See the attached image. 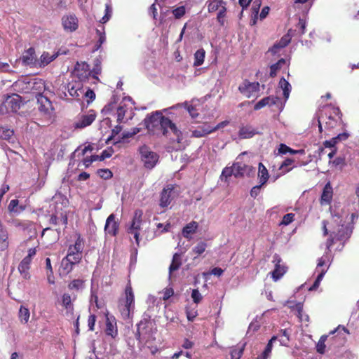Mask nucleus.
Wrapping results in <instances>:
<instances>
[{"label": "nucleus", "mask_w": 359, "mask_h": 359, "mask_svg": "<svg viewBox=\"0 0 359 359\" xmlns=\"http://www.w3.org/2000/svg\"><path fill=\"white\" fill-rule=\"evenodd\" d=\"M182 110L175 107L155 111L148 114L144 120L146 128L153 134H161L172 142L182 143L183 133L177 126V118L182 117Z\"/></svg>", "instance_id": "obj_1"}, {"label": "nucleus", "mask_w": 359, "mask_h": 359, "mask_svg": "<svg viewBox=\"0 0 359 359\" xmlns=\"http://www.w3.org/2000/svg\"><path fill=\"white\" fill-rule=\"evenodd\" d=\"M176 187L175 184H167L163 187L160 193L159 206L161 208H167L178 196V193L175 190Z\"/></svg>", "instance_id": "obj_2"}, {"label": "nucleus", "mask_w": 359, "mask_h": 359, "mask_svg": "<svg viewBox=\"0 0 359 359\" xmlns=\"http://www.w3.org/2000/svg\"><path fill=\"white\" fill-rule=\"evenodd\" d=\"M126 298L124 300V306L121 309V313L123 318H129L130 312L133 311L135 308V296L130 283H128L125 289Z\"/></svg>", "instance_id": "obj_3"}, {"label": "nucleus", "mask_w": 359, "mask_h": 359, "mask_svg": "<svg viewBox=\"0 0 359 359\" xmlns=\"http://www.w3.org/2000/svg\"><path fill=\"white\" fill-rule=\"evenodd\" d=\"M36 254V250L35 248L29 249L27 255L22 259L18 265V271L21 276L25 280H29L31 278L29 269L31 268L33 257Z\"/></svg>", "instance_id": "obj_4"}, {"label": "nucleus", "mask_w": 359, "mask_h": 359, "mask_svg": "<svg viewBox=\"0 0 359 359\" xmlns=\"http://www.w3.org/2000/svg\"><path fill=\"white\" fill-rule=\"evenodd\" d=\"M141 156V161L143 162L146 168H153L158 160V156L155 152L152 151L150 148L146 145L142 146L140 149Z\"/></svg>", "instance_id": "obj_5"}, {"label": "nucleus", "mask_w": 359, "mask_h": 359, "mask_svg": "<svg viewBox=\"0 0 359 359\" xmlns=\"http://www.w3.org/2000/svg\"><path fill=\"white\" fill-rule=\"evenodd\" d=\"M143 211L140 209H137L134 212V215L132 219L131 225L129 228L128 233L133 234L137 244L140 242V231L142 223Z\"/></svg>", "instance_id": "obj_6"}, {"label": "nucleus", "mask_w": 359, "mask_h": 359, "mask_svg": "<svg viewBox=\"0 0 359 359\" xmlns=\"http://www.w3.org/2000/svg\"><path fill=\"white\" fill-rule=\"evenodd\" d=\"M37 102L40 112L43 114L46 118H51L54 114V108L49 99L42 94H39L37 95Z\"/></svg>", "instance_id": "obj_7"}, {"label": "nucleus", "mask_w": 359, "mask_h": 359, "mask_svg": "<svg viewBox=\"0 0 359 359\" xmlns=\"http://www.w3.org/2000/svg\"><path fill=\"white\" fill-rule=\"evenodd\" d=\"M11 224L24 233L36 234V224L33 221L15 219L12 220Z\"/></svg>", "instance_id": "obj_8"}, {"label": "nucleus", "mask_w": 359, "mask_h": 359, "mask_svg": "<svg viewBox=\"0 0 359 359\" xmlns=\"http://www.w3.org/2000/svg\"><path fill=\"white\" fill-rule=\"evenodd\" d=\"M235 170V177L241 178L245 176L251 177L255 172V168L250 165H246L242 162L236 161L233 163Z\"/></svg>", "instance_id": "obj_9"}, {"label": "nucleus", "mask_w": 359, "mask_h": 359, "mask_svg": "<svg viewBox=\"0 0 359 359\" xmlns=\"http://www.w3.org/2000/svg\"><path fill=\"white\" fill-rule=\"evenodd\" d=\"M74 75L79 79V82L86 81L90 76L89 65L86 62L79 63L75 65L74 70Z\"/></svg>", "instance_id": "obj_10"}, {"label": "nucleus", "mask_w": 359, "mask_h": 359, "mask_svg": "<svg viewBox=\"0 0 359 359\" xmlns=\"http://www.w3.org/2000/svg\"><path fill=\"white\" fill-rule=\"evenodd\" d=\"M239 91L248 97L259 90V83L258 82H250L248 80L240 85L238 87Z\"/></svg>", "instance_id": "obj_11"}, {"label": "nucleus", "mask_w": 359, "mask_h": 359, "mask_svg": "<svg viewBox=\"0 0 359 359\" xmlns=\"http://www.w3.org/2000/svg\"><path fill=\"white\" fill-rule=\"evenodd\" d=\"M151 326L152 323L149 320L146 318L142 320L137 325L136 339L140 340L141 337H146L147 335L150 334Z\"/></svg>", "instance_id": "obj_12"}, {"label": "nucleus", "mask_w": 359, "mask_h": 359, "mask_svg": "<svg viewBox=\"0 0 359 359\" xmlns=\"http://www.w3.org/2000/svg\"><path fill=\"white\" fill-rule=\"evenodd\" d=\"M273 262L275 264L274 270L271 272L272 278L274 280L280 279L286 272L287 268L284 265H281V258L277 254L273 256Z\"/></svg>", "instance_id": "obj_13"}, {"label": "nucleus", "mask_w": 359, "mask_h": 359, "mask_svg": "<svg viewBox=\"0 0 359 359\" xmlns=\"http://www.w3.org/2000/svg\"><path fill=\"white\" fill-rule=\"evenodd\" d=\"M67 88L69 94L77 100H80V97L83 94V84L79 81L69 82Z\"/></svg>", "instance_id": "obj_14"}, {"label": "nucleus", "mask_w": 359, "mask_h": 359, "mask_svg": "<svg viewBox=\"0 0 359 359\" xmlns=\"http://www.w3.org/2000/svg\"><path fill=\"white\" fill-rule=\"evenodd\" d=\"M96 118L95 113L91 110L88 114H83L80 118L75 122V128H83L92 124Z\"/></svg>", "instance_id": "obj_15"}, {"label": "nucleus", "mask_w": 359, "mask_h": 359, "mask_svg": "<svg viewBox=\"0 0 359 359\" xmlns=\"http://www.w3.org/2000/svg\"><path fill=\"white\" fill-rule=\"evenodd\" d=\"M317 270H319L320 273L318 275L313 284L309 288V290H315L318 287L320 281L322 280L324 275L327 271V268H325V259L323 257H320L318 259Z\"/></svg>", "instance_id": "obj_16"}, {"label": "nucleus", "mask_w": 359, "mask_h": 359, "mask_svg": "<svg viewBox=\"0 0 359 359\" xmlns=\"http://www.w3.org/2000/svg\"><path fill=\"white\" fill-rule=\"evenodd\" d=\"M119 224L115 220V215L111 214L107 219L104 231L107 233L115 236L118 231Z\"/></svg>", "instance_id": "obj_17"}, {"label": "nucleus", "mask_w": 359, "mask_h": 359, "mask_svg": "<svg viewBox=\"0 0 359 359\" xmlns=\"http://www.w3.org/2000/svg\"><path fill=\"white\" fill-rule=\"evenodd\" d=\"M4 104L8 111L16 112L20 107V97L18 95L8 96Z\"/></svg>", "instance_id": "obj_18"}, {"label": "nucleus", "mask_w": 359, "mask_h": 359, "mask_svg": "<svg viewBox=\"0 0 359 359\" xmlns=\"http://www.w3.org/2000/svg\"><path fill=\"white\" fill-rule=\"evenodd\" d=\"M294 162V161L290 158L285 159L278 168L279 172L273 176L274 180L291 171L295 167L293 165Z\"/></svg>", "instance_id": "obj_19"}, {"label": "nucleus", "mask_w": 359, "mask_h": 359, "mask_svg": "<svg viewBox=\"0 0 359 359\" xmlns=\"http://www.w3.org/2000/svg\"><path fill=\"white\" fill-rule=\"evenodd\" d=\"M333 196V189L330 182L324 187L321 194L320 203L322 205H330Z\"/></svg>", "instance_id": "obj_20"}, {"label": "nucleus", "mask_w": 359, "mask_h": 359, "mask_svg": "<svg viewBox=\"0 0 359 359\" xmlns=\"http://www.w3.org/2000/svg\"><path fill=\"white\" fill-rule=\"evenodd\" d=\"M63 27L65 30L75 31L78 28V19L75 15H69L62 18Z\"/></svg>", "instance_id": "obj_21"}, {"label": "nucleus", "mask_w": 359, "mask_h": 359, "mask_svg": "<svg viewBox=\"0 0 359 359\" xmlns=\"http://www.w3.org/2000/svg\"><path fill=\"white\" fill-rule=\"evenodd\" d=\"M20 60L25 65H34L36 62L35 49L33 47L29 48L22 54Z\"/></svg>", "instance_id": "obj_22"}, {"label": "nucleus", "mask_w": 359, "mask_h": 359, "mask_svg": "<svg viewBox=\"0 0 359 359\" xmlns=\"http://www.w3.org/2000/svg\"><path fill=\"white\" fill-rule=\"evenodd\" d=\"M212 133V127L208 123L199 126L197 129L192 131V137H203Z\"/></svg>", "instance_id": "obj_23"}, {"label": "nucleus", "mask_w": 359, "mask_h": 359, "mask_svg": "<svg viewBox=\"0 0 359 359\" xmlns=\"http://www.w3.org/2000/svg\"><path fill=\"white\" fill-rule=\"evenodd\" d=\"M198 228V224L196 221H192L186 226H184L182 231V236L190 240L191 238V234H194L196 232L197 229Z\"/></svg>", "instance_id": "obj_24"}, {"label": "nucleus", "mask_w": 359, "mask_h": 359, "mask_svg": "<svg viewBox=\"0 0 359 359\" xmlns=\"http://www.w3.org/2000/svg\"><path fill=\"white\" fill-rule=\"evenodd\" d=\"M291 41V37L289 34H285L273 46L269 49V51L273 54H276L278 52V50L281 48L286 47Z\"/></svg>", "instance_id": "obj_25"}, {"label": "nucleus", "mask_w": 359, "mask_h": 359, "mask_svg": "<svg viewBox=\"0 0 359 359\" xmlns=\"http://www.w3.org/2000/svg\"><path fill=\"white\" fill-rule=\"evenodd\" d=\"M278 100H279V98L278 97H274V96L265 97L255 104L254 109L259 110L262 108L264 107L265 106H267V105L272 106L273 104H276Z\"/></svg>", "instance_id": "obj_26"}, {"label": "nucleus", "mask_w": 359, "mask_h": 359, "mask_svg": "<svg viewBox=\"0 0 359 359\" xmlns=\"http://www.w3.org/2000/svg\"><path fill=\"white\" fill-rule=\"evenodd\" d=\"M257 133L256 130L251 126H243L240 127L238 136L241 139L252 137Z\"/></svg>", "instance_id": "obj_27"}, {"label": "nucleus", "mask_w": 359, "mask_h": 359, "mask_svg": "<svg viewBox=\"0 0 359 359\" xmlns=\"http://www.w3.org/2000/svg\"><path fill=\"white\" fill-rule=\"evenodd\" d=\"M9 245L8 234L0 222V251L6 250Z\"/></svg>", "instance_id": "obj_28"}, {"label": "nucleus", "mask_w": 359, "mask_h": 359, "mask_svg": "<svg viewBox=\"0 0 359 359\" xmlns=\"http://www.w3.org/2000/svg\"><path fill=\"white\" fill-rule=\"evenodd\" d=\"M269 178V174L266 168L262 163H259L258 165V179L259 182L261 185L266 184Z\"/></svg>", "instance_id": "obj_29"}, {"label": "nucleus", "mask_w": 359, "mask_h": 359, "mask_svg": "<svg viewBox=\"0 0 359 359\" xmlns=\"http://www.w3.org/2000/svg\"><path fill=\"white\" fill-rule=\"evenodd\" d=\"M84 248V241L80 234L77 235V238L74 245H70L68 250L69 252L81 254Z\"/></svg>", "instance_id": "obj_30"}, {"label": "nucleus", "mask_w": 359, "mask_h": 359, "mask_svg": "<svg viewBox=\"0 0 359 359\" xmlns=\"http://www.w3.org/2000/svg\"><path fill=\"white\" fill-rule=\"evenodd\" d=\"M208 11L213 13L222 8V6H226V3L223 0H208L206 2Z\"/></svg>", "instance_id": "obj_31"}, {"label": "nucleus", "mask_w": 359, "mask_h": 359, "mask_svg": "<svg viewBox=\"0 0 359 359\" xmlns=\"http://www.w3.org/2000/svg\"><path fill=\"white\" fill-rule=\"evenodd\" d=\"M106 334L111 336L112 338H115L118 335V330L116 327V323L110 320L109 318H107L106 320Z\"/></svg>", "instance_id": "obj_32"}, {"label": "nucleus", "mask_w": 359, "mask_h": 359, "mask_svg": "<svg viewBox=\"0 0 359 359\" xmlns=\"http://www.w3.org/2000/svg\"><path fill=\"white\" fill-rule=\"evenodd\" d=\"M57 53L51 55L49 53L44 52L41 55L39 67H42L48 65L49 63L53 61L57 57Z\"/></svg>", "instance_id": "obj_33"}, {"label": "nucleus", "mask_w": 359, "mask_h": 359, "mask_svg": "<svg viewBox=\"0 0 359 359\" xmlns=\"http://www.w3.org/2000/svg\"><path fill=\"white\" fill-rule=\"evenodd\" d=\"M30 316V312L28 308L20 306L18 312V318L21 323L26 324L28 323Z\"/></svg>", "instance_id": "obj_34"}, {"label": "nucleus", "mask_w": 359, "mask_h": 359, "mask_svg": "<svg viewBox=\"0 0 359 359\" xmlns=\"http://www.w3.org/2000/svg\"><path fill=\"white\" fill-rule=\"evenodd\" d=\"M351 233V231L349 229V228L342 225L341 227L338 230L336 237L339 241H346L350 237Z\"/></svg>", "instance_id": "obj_35"}, {"label": "nucleus", "mask_w": 359, "mask_h": 359, "mask_svg": "<svg viewBox=\"0 0 359 359\" xmlns=\"http://www.w3.org/2000/svg\"><path fill=\"white\" fill-rule=\"evenodd\" d=\"M14 135L13 129L0 126V138L11 142Z\"/></svg>", "instance_id": "obj_36"}, {"label": "nucleus", "mask_w": 359, "mask_h": 359, "mask_svg": "<svg viewBox=\"0 0 359 359\" xmlns=\"http://www.w3.org/2000/svg\"><path fill=\"white\" fill-rule=\"evenodd\" d=\"M290 332L287 329H283L280 331L278 337V339L283 346H287L290 341Z\"/></svg>", "instance_id": "obj_37"}, {"label": "nucleus", "mask_w": 359, "mask_h": 359, "mask_svg": "<svg viewBox=\"0 0 359 359\" xmlns=\"http://www.w3.org/2000/svg\"><path fill=\"white\" fill-rule=\"evenodd\" d=\"M205 55V51L203 48H200L194 53V66L198 67L203 65Z\"/></svg>", "instance_id": "obj_38"}, {"label": "nucleus", "mask_w": 359, "mask_h": 359, "mask_svg": "<svg viewBox=\"0 0 359 359\" xmlns=\"http://www.w3.org/2000/svg\"><path fill=\"white\" fill-rule=\"evenodd\" d=\"M181 265H182V262H181L180 255L178 253H175L172 257V262L169 267L170 273L179 269V268L180 267Z\"/></svg>", "instance_id": "obj_39"}, {"label": "nucleus", "mask_w": 359, "mask_h": 359, "mask_svg": "<svg viewBox=\"0 0 359 359\" xmlns=\"http://www.w3.org/2000/svg\"><path fill=\"white\" fill-rule=\"evenodd\" d=\"M85 286V280L83 279H74L68 284L69 290L79 291L82 290Z\"/></svg>", "instance_id": "obj_40"}, {"label": "nucleus", "mask_w": 359, "mask_h": 359, "mask_svg": "<svg viewBox=\"0 0 359 359\" xmlns=\"http://www.w3.org/2000/svg\"><path fill=\"white\" fill-rule=\"evenodd\" d=\"M64 258L65 262H69L76 265L81 260L82 255L67 251V255Z\"/></svg>", "instance_id": "obj_41"}, {"label": "nucleus", "mask_w": 359, "mask_h": 359, "mask_svg": "<svg viewBox=\"0 0 359 359\" xmlns=\"http://www.w3.org/2000/svg\"><path fill=\"white\" fill-rule=\"evenodd\" d=\"M279 85L283 91V96L285 99H287L290 95V93L291 90V86L290 83L286 81L284 78H281L279 81Z\"/></svg>", "instance_id": "obj_42"}, {"label": "nucleus", "mask_w": 359, "mask_h": 359, "mask_svg": "<svg viewBox=\"0 0 359 359\" xmlns=\"http://www.w3.org/2000/svg\"><path fill=\"white\" fill-rule=\"evenodd\" d=\"M127 109L126 104L120 105L116 108V121L119 124L123 122Z\"/></svg>", "instance_id": "obj_43"}, {"label": "nucleus", "mask_w": 359, "mask_h": 359, "mask_svg": "<svg viewBox=\"0 0 359 359\" xmlns=\"http://www.w3.org/2000/svg\"><path fill=\"white\" fill-rule=\"evenodd\" d=\"M62 305L66 310H73L71 295L69 293H64L62 296Z\"/></svg>", "instance_id": "obj_44"}, {"label": "nucleus", "mask_w": 359, "mask_h": 359, "mask_svg": "<svg viewBox=\"0 0 359 359\" xmlns=\"http://www.w3.org/2000/svg\"><path fill=\"white\" fill-rule=\"evenodd\" d=\"M227 8L226 6H222L217 15V21L221 27H224L225 25V18L226 16Z\"/></svg>", "instance_id": "obj_45"}, {"label": "nucleus", "mask_w": 359, "mask_h": 359, "mask_svg": "<svg viewBox=\"0 0 359 359\" xmlns=\"http://www.w3.org/2000/svg\"><path fill=\"white\" fill-rule=\"evenodd\" d=\"M340 136H344V138H348V135L346 133H341L339 134L337 137L332 138L330 140L325 141L323 142V145L327 148L334 147L339 142Z\"/></svg>", "instance_id": "obj_46"}, {"label": "nucleus", "mask_w": 359, "mask_h": 359, "mask_svg": "<svg viewBox=\"0 0 359 359\" xmlns=\"http://www.w3.org/2000/svg\"><path fill=\"white\" fill-rule=\"evenodd\" d=\"M328 337V335H322L316 344V351L320 354H323L325 352V341Z\"/></svg>", "instance_id": "obj_47"}, {"label": "nucleus", "mask_w": 359, "mask_h": 359, "mask_svg": "<svg viewBox=\"0 0 359 359\" xmlns=\"http://www.w3.org/2000/svg\"><path fill=\"white\" fill-rule=\"evenodd\" d=\"M285 61L284 59L281 58L275 64H273L270 67V76L271 77H274L276 76L278 71L280 69L281 65L285 64Z\"/></svg>", "instance_id": "obj_48"}, {"label": "nucleus", "mask_w": 359, "mask_h": 359, "mask_svg": "<svg viewBox=\"0 0 359 359\" xmlns=\"http://www.w3.org/2000/svg\"><path fill=\"white\" fill-rule=\"evenodd\" d=\"M172 13L175 19L182 18L186 13L185 6H180L172 9Z\"/></svg>", "instance_id": "obj_49"}, {"label": "nucleus", "mask_w": 359, "mask_h": 359, "mask_svg": "<svg viewBox=\"0 0 359 359\" xmlns=\"http://www.w3.org/2000/svg\"><path fill=\"white\" fill-rule=\"evenodd\" d=\"M207 248V243L203 241H201L192 249V252L198 256L203 254Z\"/></svg>", "instance_id": "obj_50"}, {"label": "nucleus", "mask_w": 359, "mask_h": 359, "mask_svg": "<svg viewBox=\"0 0 359 359\" xmlns=\"http://www.w3.org/2000/svg\"><path fill=\"white\" fill-rule=\"evenodd\" d=\"M231 175L235 176V170H234L233 165L231 167H225L222 172V175H221L220 177H221V180H223L224 177L225 178V180H226L228 177H231Z\"/></svg>", "instance_id": "obj_51"}, {"label": "nucleus", "mask_w": 359, "mask_h": 359, "mask_svg": "<svg viewBox=\"0 0 359 359\" xmlns=\"http://www.w3.org/2000/svg\"><path fill=\"white\" fill-rule=\"evenodd\" d=\"M97 175L104 180H109L112 177V172L109 169H98L97 170Z\"/></svg>", "instance_id": "obj_52"}, {"label": "nucleus", "mask_w": 359, "mask_h": 359, "mask_svg": "<svg viewBox=\"0 0 359 359\" xmlns=\"http://www.w3.org/2000/svg\"><path fill=\"white\" fill-rule=\"evenodd\" d=\"M295 215L294 213H287L283 217L282 221L280 223V225L287 226L292 223L294 219Z\"/></svg>", "instance_id": "obj_53"}, {"label": "nucleus", "mask_w": 359, "mask_h": 359, "mask_svg": "<svg viewBox=\"0 0 359 359\" xmlns=\"http://www.w3.org/2000/svg\"><path fill=\"white\" fill-rule=\"evenodd\" d=\"M74 266L75 264H73V263L65 262V258L62 259L61 266L66 273H70L73 270Z\"/></svg>", "instance_id": "obj_54"}, {"label": "nucleus", "mask_w": 359, "mask_h": 359, "mask_svg": "<svg viewBox=\"0 0 359 359\" xmlns=\"http://www.w3.org/2000/svg\"><path fill=\"white\" fill-rule=\"evenodd\" d=\"M244 348H233L231 351V359H240L243 355Z\"/></svg>", "instance_id": "obj_55"}, {"label": "nucleus", "mask_w": 359, "mask_h": 359, "mask_svg": "<svg viewBox=\"0 0 359 359\" xmlns=\"http://www.w3.org/2000/svg\"><path fill=\"white\" fill-rule=\"evenodd\" d=\"M277 339H278V337H272L271 339L268 342V344L262 353L264 354L265 355L269 356V355L271 352L272 343Z\"/></svg>", "instance_id": "obj_56"}, {"label": "nucleus", "mask_w": 359, "mask_h": 359, "mask_svg": "<svg viewBox=\"0 0 359 359\" xmlns=\"http://www.w3.org/2000/svg\"><path fill=\"white\" fill-rule=\"evenodd\" d=\"M191 297L193 299V301L196 304H198L202 300V295L197 289H194L192 290L191 292Z\"/></svg>", "instance_id": "obj_57"}, {"label": "nucleus", "mask_w": 359, "mask_h": 359, "mask_svg": "<svg viewBox=\"0 0 359 359\" xmlns=\"http://www.w3.org/2000/svg\"><path fill=\"white\" fill-rule=\"evenodd\" d=\"M18 205H19V201L18 199H13L10 201V203L8 204V210L11 212L15 213Z\"/></svg>", "instance_id": "obj_58"}, {"label": "nucleus", "mask_w": 359, "mask_h": 359, "mask_svg": "<svg viewBox=\"0 0 359 359\" xmlns=\"http://www.w3.org/2000/svg\"><path fill=\"white\" fill-rule=\"evenodd\" d=\"M83 95H84V96L88 99L87 100L88 103L93 102L95 98V93L92 89L90 88H88L86 92L83 91Z\"/></svg>", "instance_id": "obj_59"}, {"label": "nucleus", "mask_w": 359, "mask_h": 359, "mask_svg": "<svg viewBox=\"0 0 359 359\" xmlns=\"http://www.w3.org/2000/svg\"><path fill=\"white\" fill-rule=\"evenodd\" d=\"M114 153V150L112 148H109L108 149H105L102 151L101 154L100 155V161H103L105 158H110Z\"/></svg>", "instance_id": "obj_60"}, {"label": "nucleus", "mask_w": 359, "mask_h": 359, "mask_svg": "<svg viewBox=\"0 0 359 359\" xmlns=\"http://www.w3.org/2000/svg\"><path fill=\"white\" fill-rule=\"evenodd\" d=\"M198 313L196 310H189V308L186 309V316L189 321H194L197 316Z\"/></svg>", "instance_id": "obj_61"}, {"label": "nucleus", "mask_w": 359, "mask_h": 359, "mask_svg": "<svg viewBox=\"0 0 359 359\" xmlns=\"http://www.w3.org/2000/svg\"><path fill=\"white\" fill-rule=\"evenodd\" d=\"M116 108L115 102H109L102 109V112L104 114H110Z\"/></svg>", "instance_id": "obj_62"}, {"label": "nucleus", "mask_w": 359, "mask_h": 359, "mask_svg": "<svg viewBox=\"0 0 359 359\" xmlns=\"http://www.w3.org/2000/svg\"><path fill=\"white\" fill-rule=\"evenodd\" d=\"M327 121H325V127L328 129L333 128L337 126V121L335 118L329 116L327 117Z\"/></svg>", "instance_id": "obj_63"}, {"label": "nucleus", "mask_w": 359, "mask_h": 359, "mask_svg": "<svg viewBox=\"0 0 359 359\" xmlns=\"http://www.w3.org/2000/svg\"><path fill=\"white\" fill-rule=\"evenodd\" d=\"M306 23L304 19L299 18V22L297 25V27L298 28L301 34H304L306 30Z\"/></svg>", "instance_id": "obj_64"}]
</instances>
